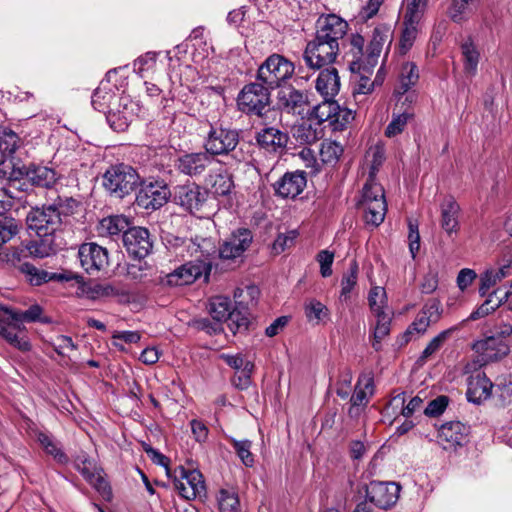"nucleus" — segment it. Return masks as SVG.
Here are the masks:
<instances>
[{
  "mask_svg": "<svg viewBox=\"0 0 512 512\" xmlns=\"http://www.w3.org/2000/svg\"><path fill=\"white\" fill-rule=\"evenodd\" d=\"M206 198L207 192L195 183H187L175 188V202L192 214L201 209Z\"/></svg>",
  "mask_w": 512,
  "mask_h": 512,
  "instance_id": "21",
  "label": "nucleus"
},
{
  "mask_svg": "<svg viewBox=\"0 0 512 512\" xmlns=\"http://www.w3.org/2000/svg\"><path fill=\"white\" fill-rule=\"evenodd\" d=\"M440 317V302L436 299L429 300L417 314L413 323L403 335V341L409 342L414 335L424 333L431 322H436Z\"/></svg>",
  "mask_w": 512,
  "mask_h": 512,
  "instance_id": "22",
  "label": "nucleus"
},
{
  "mask_svg": "<svg viewBox=\"0 0 512 512\" xmlns=\"http://www.w3.org/2000/svg\"><path fill=\"white\" fill-rule=\"evenodd\" d=\"M364 38L359 34H353L349 40V51L347 56L349 59V68L352 73H360L361 71L370 72L372 68L367 67L366 52H363Z\"/></svg>",
  "mask_w": 512,
  "mask_h": 512,
  "instance_id": "32",
  "label": "nucleus"
},
{
  "mask_svg": "<svg viewBox=\"0 0 512 512\" xmlns=\"http://www.w3.org/2000/svg\"><path fill=\"white\" fill-rule=\"evenodd\" d=\"M215 256L189 257V261L168 275V283L183 286L193 283L203 274H208Z\"/></svg>",
  "mask_w": 512,
  "mask_h": 512,
  "instance_id": "11",
  "label": "nucleus"
},
{
  "mask_svg": "<svg viewBox=\"0 0 512 512\" xmlns=\"http://www.w3.org/2000/svg\"><path fill=\"white\" fill-rule=\"evenodd\" d=\"M19 270L24 275L25 280L33 286L50 282V272L37 268L30 263L20 264Z\"/></svg>",
  "mask_w": 512,
  "mask_h": 512,
  "instance_id": "49",
  "label": "nucleus"
},
{
  "mask_svg": "<svg viewBox=\"0 0 512 512\" xmlns=\"http://www.w3.org/2000/svg\"><path fill=\"white\" fill-rule=\"evenodd\" d=\"M21 228V224L11 217L0 219V247L16 236Z\"/></svg>",
  "mask_w": 512,
  "mask_h": 512,
  "instance_id": "58",
  "label": "nucleus"
},
{
  "mask_svg": "<svg viewBox=\"0 0 512 512\" xmlns=\"http://www.w3.org/2000/svg\"><path fill=\"white\" fill-rule=\"evenodd\" d=\"M295 65L280 54L270 55L258 68L257 79L268 88L275 89L290 79Z\"/></svg>",
  "mask_w": 512,
  "mask_h": 512,
  "instance_id": "6",
  "label": "nucleus"
},
{
  "mask_svg": "<svg viewBox=\"0 0 512 512\" xmlns=\"http://www.w3.org/2000/svg\"><path fill=\"white\" fill-rule=\"evenodd\" d=\"M448 16L455 23L466 21L472 12L476 0H450Z\"/></svg>",
  "mask_w": 512,
  "mask_h": 512,
  "instance_id": "48",
  "label": "nucleus"
},
{
  "mask_svg": "<svg viewBox=\"0 0 512 512\" xmlns=\"http://www.w3.org/2000/svg\"><path fill=\"white\" fill-rule=\"evenodd\" d=\"M406 8L404 19H410L412 22H420L426 11L429 0H405Z\"/></svg>",
  "mask_w": 512,
  "mask_h": 512,
  "instance_id": "61",
  "label": "nucleus"
},
{
  "mask_svg": "<svg viewBox=\"0 0 512 512\" xmlns=\"http://www.w3.org/2000/svg\"><path fill=\"white\" fill-rule=\"evenodd\" d=\"M399 492L400 486L394 482H371L366 490V500L387 509L396 503Z\"/></svg>",
  "mask_w": 512,
  "mask_h": 512,
  "instance_id": "20",
  "label": "nucleus"
},
{
  "mask_svg": "<svg viewBox=\"0 0 512 512\" xmlns=\"http://www.w3.org/2000/svg\"><path fill=\"white\" fill-rule=\"evenodd\" d=\"M459 212V205L451 197L446 198L441 205V227L448 235L457 233L459 229Z\"/></svg>",
  "mask_w": 512,
  "mask_h": 512,
  "instance_id": "35",
  "label": "nucleus"
},
{
  "mask_svg": "<svg viewBox=\"0 0 512 512\" xmlns=\"http://www.w3.org/2000/svg\"><path fill=\"white\" fill-rule=\"evenodd\" d=\"M368 302L371 311L376 317L374 330L375 342H380L390 331L391 316L387 309V295L383 287L374 286L368 295Z\"/></svg>",
  "mask_w": 512,
  "mask_h": 512,
  "instance_id": "10",
  "label": "nucleus"
},
{
  "mask_svg": "<svg viewBox=\"0 0 512 512\" xmlns=\"http://www.w3.org/2000/svg\"><path fill=\"white\" fill-rule=\"evenodd\" d=\"M472 349L474 352H487L489 350H495L501 352L503 349L507 350L506 343H502V340L496 335L486 336L483 339L477 340L473 343Z\"/></svg>",
  "mask_w": 512,
  "mask_h": 512,
  "instance_id": "59",
  "label": "nucleus"
},
{
  "mask_svg": "<svg viewBox=\"0 0 512 512\" xmlns=\"http://www.w3.org/2000/svg\"><path fill=\"white\" fill-rule=\"evenodd\" d=\"M374 394V378L372 372L362 373L355 386L354 394L350 402L354 405L366 406L369 403L370 397Z\"/></svg>",
  "mask_w": 512,
  "mask_h": 512,
  "instance_id": "37",
  "label": "nucleus"
},
{
  "mask_svg": "<svg viewBox=\"0 0 512 512\" xmlns=\"http://www.w3.org/2000/svg\"><path fill=\"white\" fill-rule=\"evenodd\" d=\"M28 229L38 237L55 236L62 226V214L55 204L32 208L26 216Z\"/></svg>",
  "mask_w": 512,
  "mask_h": 512,
  "instance_id": "7",
  "label": "nucleus"
},
{
  "mask_svg": "<svg viewBox=\"0 0 512 512\" xmlns=\"http://www.w3.org/2000/svg\"><path fill=\"white\" fill-rule=\"evenodd\" d=\"M75 468L104 500L112 499V490L103 475V470L97 467L92 460L85 456H78L75 460Z\"/></svg>",
  "mask_w": 512,
  "mask_h": 512,
  "instance_id": "15",
  "label": "nucleus"
},
{
  "mask_svg": "<svg viewBox=\"0 0 512 512\" xmlns=\"http://www.w3.org/2000/svg\"><path fill=\"white\" fill-rule=\"evenodd\" d=\"M309 104L308 94L293 86L280 88L277 94V105L282 112L302 116Z\"/></svg>",
  "mask_w": 512,
  "mask_h": 512,
  "instance_id": "18",
  "label": "nucleus"
},
{
  "mask_svg": "<svg viewBox=\"0 0 512 512\" xmlns=\"http://www.w3.org/2000/svg\"><path fill=\"white\" fill-rule=\"evenodd\" d=\"M510 275V264L503 265L499 268L487 269L480 276L479 293L486 296L488 291L504 278Z\"/></svg>",
  "mask_w": 512,
  "mask_h": 512,
  "instance_id": "42",
  "label": "nucleus"
},
{
  "mask_svg": "<svg viewBox=\"0 0 512 512\" xmlns=\"http://www.w3.org/2000/svg\"><path fill=\"white\" fill-rule=\"evenodd\" d=\"M342 153V146L335 141L325 140L321 143L319 154L323 163L330 165L336 164Z\"/></svg>",
  "mask_w": 512,
  "mask_h": 512,
  "instance_id": "52",
  "label": "nucleus"
},
{
  "mask_svg": "<svg viewBox=\"0 0 512 512\" xmlns=\"http://www.w3.org/2000/svg\"><path fill=\"white\" fill-rule=\"evenodd\" d=\"M463 70L466 76L473 77L477 74L480 61V51L477 45L468 39L461 45Z\"/></svg>",
  "mask_w": 512,
  "mask_h": 512,
  "instance_id": "38",
  "label": "nucleus"
},
{
  "mask_svg": "<svg viewBox=\"0 0 512 512\" xmlns=\"http://www.w3.org/2000/svg\"><path fill=\"white\" fill-rule=\"evenodd\" d=\"M502 292L501 289H496L490 294H488V298L485 300V302L477 308L472 314L470 315V319L476 320L478 318L484 317L493 311H495L502 303L506 302L509 298V296L512 294V281L510 285V290L504 291L503 294L500 296L499 294Z\"/></svg>",
  "mask_w": 512,
  "mask_h": 512,
  "instance_id": "39",
  "label": "nucleus"
},
{
  "mask_svg": "<svg viewBox=\"0 0 512 512\" xmlns=\"http://www.w3.org/2000/svg\"><path fill=\"white\" fill-rule=\"evenodd\" d=\"M339 52L340 47L336 44L320 39L315 35L314 39L307 43L303 59L309 68L321 69L333 64Z\"/></svg>",
  "mask_w": 512,
  "mask_h": 512,
  "instance_id": "9",
  "label": "nucleus"
},
{
  "mask_svg": "<svg viewBox=\"0 0 512 512\" xmlns=\"http://www.w3.org/2000/svg\"><path fill=\"white\" fill-rule=\"evenodd\" d=\"M171 196L168 185L163 180L142 182L136 195V203L146 210L162 207Z\"/></svg>",
  "mask_w": 512,
  "mask_h": 512,
  "instance_id": "14",
  "label": "nucleus"
},
{
  "mask_svg": "<svg viewBox=\"0 0 512 512\" xmlns=\"http://www.w3.org/2000/svg\"><path fill=\"white\" fill-rule=\"evenodd\" d=\"M316 90L324 99H333L340 90V77L335 67L320 71L316 79Z\"/></svg>",
  "mask_w": 512,
  "mask_h": 512,
  "instance_id": "31",
  "label": "nucleus"
},
{
  "mask_svg": "<svg viewBox=\"0 0 512 512\" xmlns=\"http://www.w3.org/2000/svg\"><path fill=\"white\" fill-rule=\"evenodd\" d=\"M24 176L33 184L43 188L53 186L59 174L47 166L31 165L24 171Z\"/></svg>",
  "mask_w": 512,
  "mask_h": 512,
  "instance_id": "34",
  "label": "nucleus"
},
{
  "mask_svg": "<svg viewBox=\"0 0 512 512\" xmlns=\"http://www.w3.org/2000/svg\"><path fill=\"white\" fill-rule=\"evenodd\" d=\"M238 143L239 133L236 130L211 126L205 140V149L210 156L231 153V157L239 163L245 160V155L242 151H236Z\"/></svg>",
  "mask_w": 512,
  "mask_h": 512,
  "instance_id": "5",
  "label": "nucleus"
},
{
  "mask_svg": "<svg viewBox=\"0 0 512 512\" xmlns=\"http://www.w3.org/2000/svg\"><path fill=\"white\" fill-rule=\"evenodd\" d=\"M217 499L220 512H238L239 498L234 491L221 489Z\"/></svg>",
  "mask_w": 512,
  "mask_h": 512,
  "instance_id": "57",
  "label": "nucleus"
},
{
  "mask_svg": "<svg viewBox=\"0 0 512 512\" xmlns=\"http://www.w3.org/2000/svg\"><path fill=\"white\" fill-rule=\"evenodd\" d=\"M222 358L229 366L234 368L237 373H243L244 383L242 388L248 387L250 375L254 369L253 361L248 358H244L243 354H223Z\"/></svg>",
  "mask_w": 512,
  "mask_h": 512,
  "instance_id": "44",
  "label": "nucleus"
},
{
  "mask_svg": "<svg viewBox=\"0 0 512 512\" xmlns=\"http://www.w3.org/2000/svg\"><path fill=\"white\" fill-rule=\"evenodd\" d=\"M123 243L128 254L137 259L145 258L153 247L150 233L143 227L127 229L123 234Z\"/></svg>",
  "mask_w": 512,
  "mask_h": 512,
  "instance_id": "19",
  "label": "nucleus"
},
{
  "mask_svg": "<svg viewBox=\"0 0 512 512\" xmlns=\"http://www.w3.org/2000/svg\"><path fill=\"white\" fill-rule=\"evenodd\" d=\"M296 137L301 142L311 144L322 137V130L313 127L312 123H303L297 128Z\"/></svg>",
  "mask_w": 512,
  "mask_h": 512,
  "instance_id": "64",
  "label": "nucleus"
},
{
  "mask_svg": "<svg viewBox=\"0 0 512 512\" xmlns=\"http://www.w3.org/2000/svg\"><path fill=\"white\" fill-rule=\"evenodd\" d=\"M139 340L140 334L135 331H120L113 335V345L121 351L129 350V345L137 343Z\"/></svg>",
  "mask_w": 512,
  "mask_h": 512,
  "instance_id": "63",
  "label": "nucleus"
},
{
  "mask_svg": "<svg viewBox=\"0 0 512 512\" xmlns=\"http://www.w3.org/2000/svg\"><path fill=\"white\" fill-rule=\"evenodd\" d=\"M252 233L248 229H238L217 249L223 259H235L240 257L252 242Z\"/></svg>",
  "mask_w": 512,
  "mask_h": 512,
  "instance_id": "26",
  "label": "nucleus"
},
{
  "mask_svg": "<svg viewBox=\"0 0 512 512\" xmlns=\"http://www.w3.org/2000/svg\"><path fill=\"white\" fill-rule=\"evenodd\" d=\"M140 107L128 95H120L107 111L106 119L110 127L115 131H124L129 124L136 119Z\"/></svg>",
  "mask_w": 512,
  "mask_h": 512,
  "instance_id": "12",
  "label": "nucleus"
},
{
  "mask_svg": "<svg viewBox=\"0 0 512 512\" xmlns=\"http://www.w3.org/2000/svg\"><path fill=\"white\" fill-rule=\"evenodd\" d=\"M212 162V157L205 152L188 153L181 156L177 162L180 172L195 176L201 174Z\"/></svg>",
  "mask_w": 512,
  "mask_h": 512,
  "instance_id": "30",
  "label": "nucleus"
},
{
  "mask_svg": "<svg viewBox=\"0 0 512 512\" xmlns=\"http://www.w3.org/2000/svg\"><path fill=\"white\" fill-rule=\"evenodd\" d=\"M358 265L353 261L350 265L349 271L346 272L341 279L340 300L347 301L350 293L357 283Z\"/></svg>",
  "mask_w": 512,
  "mask_h": 512,
  "instance_id": "56",
  "label": "nucleus"
},
{
  "mask_svg": "<svg viewBox=\"0 0 512 512\" xmlns=\"http://www.w3.org/2000/svg\"><path fill=\"white\" fill-rule=\"evenodd\" d=\"M209 313L216 323H211L208 319L199 322V327L207 334L220 335L223 332L221 322L229 321L228 326L235 334L237 330L247 326V319L235 310H232V304L226 296H215L210 299Z\"/></svg>",
  "mask_w": 512,
  "mask_h": 512,
  "instance_id": "3",
  "label": "nucleus"
},
{
  "mask_svg": "<svg viewBox=\"0 0 512 512\" xmlns=\"http://www.w3.org/2000/svg\"><path fill=\"white\" fill-rule=\"evenodd\" d=\"M392 42V31L387 25H379L375 27L371 41L366 50V61L368 68H374L378 62V58L383 50L384 45L390 46Z\"/></svg>",
  "mask_w": 512,
  "mask_h": 512,
  "instance_id": "29",
  "label": "nucleus"
},
{
  "mask_svg": "<svg viewBox=\"0 0 512 512\" xmlns=\"http://www.w3.org/2000/svg\"><path fill=\"white\" fill-rule=\"evenodd\" d=\"M493 384L485 374L478 373L468 380L467 399L469 402L480 404L491 395Z\"/></svg>",
  "mask_w": 512,
  "mask_h": 512,
  "instance_id": "33",
  "label": "nucleus"
},
{
  "mask_svg": "<svg viewBox=\"0 0 512 512\" xmlns=\"http://www.w3.org/2000/svg\"><path fill=\"white\" fill-rule=\"evenodd\" d=\"M416 96L414 93L405 96L403 101H398L396 105L397 112H393L392 119L385 129V135L389 138L401 134L409 120L414 116L411 104L414 102Z\"/></svg>",
  "mask_w": 512,
  "mask_h": 512,
  "instance_id": "24",
  "label": "nucleus"
},
{
  "mask_svg": "<svg viewBox=\"0 0 512 512\" xmlns=\"http://www.w3.org/2000/svg\"><path fill=\"white\" fill-rule=\"evenodd\" d=\"M129 222L125 216L116 215L102 219L98 226L97 232L102 237L115 236L121 232L125 233Z\"/></svg>",
  "mask_w": 512,
  "mask_h": 512,
  "instance_id": "43",
  "label": "nucleus"
},
{
  "mask_svg": "<svg viewBox=\"0 0 512 512\" xmlns=\"http://www.w3.org/2000/svg\"><path fill=\"white\" fill-rule=\"evenodd\" d=\"M304 308L308 321L313 324H320L329 318L328 308L316 299L306 301Z\"/></svg>",
  "mask_w": 512,
  "mask_h": 512,
  "instance_id": "50",
  "label": "nucleus"
},
{
  "mask_svg": "<svg viewBox=\"0 0 512 512\" xmlns=\"http://www.w3.org/2000/svg\"><path fill=\"white\" fill-rule=\"evenodd\" d=\"M20 143V138L12 130H0V153L2 155H12L19 148Z\"/></svg>",
  "mask_w": 512,
  "mask_h": 512,
  "instance_id": "54",
  "label": "nucleus"
},
{
  "mask_svg": "<svg viewBox=\"0 0 512 512\" xmlns=\"http://www.w3.org/2000/svg\"><path fill=\"white\" fill-rule=\"evenodd\" d=\"M117 98L118 96L112 94L106 85L102 84L94 91L91 103L95 110L104 112L107 115V111L113 107V103L116 102Z\"/></svg>",
  "mask_w": 512,
  "mask_h": 512,
  "instance_id": "47",
  "label": "nucleus"
},
{
  "mask_svg": "<svg viewBox=\"0 0 512 512\" xmlns=\"http://www.w3.org/2000/svg\"><path fill=\"white\" fill-rule=\"evenodd\" d=\"M59 248L55 236H43L26 244L28 255L34 258H45L54 254Z\"/></svg>",
  "mask_w": 512,
  "mask_h": 512,
  "instance_id": "41",
  "label": "nucleus"
},
{
  "mask_svg": "<svg viewBox=\"0 0 512 512\" xmlns=\"http://www.w3.org/2000/svg\"><path fill=\"white\" fill-rule=\"evenodd\" d=\"M354 119V113L351 109L341 107L338 104V109L334 111L330 126L335 131L343 130Z\"/></svg>",
  "mask_w": 512,
  "mask_h": 512,
  "instance_id": "62",
  "label": "nucleus"
},
{
  "mask_svg": "<svg viewBox=\"0 0 512 512\" xmlns=\"http://www.w3.org/2000/svg\"><path fill=\"white\" fill-rule=\"evenodd\" d=\"M37 440L45 450V452L54 457V459L59 463H66L67 456L65 453L58 447L57 443L53 440L51 436L46 433L40 432L37 435Z\"/></svg>",
  "mask_w": 512,
  "mask_h": 512,
  "instance_id": "55",
  "label": "nucleus"
},
{
  "mask_svg": "<svg viewBox=\"0 0 512 512\" xmlns=\"http://www.w3.org/2000/svg\"><path fill=\"white\" fill-rule=\"evenodd\" d=\"M168 248L183 260L189 257L215 256L217 247L211 238L196 236L194 239H183L177 236L166 238Z\"/></svg>",
  "mask_w": 512,
  "mask_h": 512,
  "instance_id": "8",
  "label": "nucleus"
},
{
  "mask_svg": "<svg viewBox=\"0 0 512 512\" xmlns=\"http://www.w3.org/2000/svg\"><path fill=\"white\" fill-rule=\"evenodd\" d=\"M259 293V289L256 286L249 285L244 288H237L234 291V299L240 308H248L256 303Z\"/></svg>",
  "mask_w": 512,
  "mask_h": 512,
  "instance_id": "53",
  "label": "nucleus"
},
{
  "mask_svg": "<svg viewBox=\"0 0 512 512\" xmlns=\"http://www.w3.org/2000/svg\"><path fill=\"white\" fill-rule=\"evenodd\" d=\"M81 266L88 274H96L109 265L108 251L96 243H84L78 251Z\"/></svg>",
  "mask_w": 512,
  "mask_h": 512,
  "instance_id": "16",
  "label": "nucleus"
},
{
  "mask_svg": "<svg viewBox=\"0 0 512 512\" xmlns=\"http://www.w3.org/2000/svg\"><path fill=\"white\" fill-rule=\"evenodd\" d=\"M420 22H412L410 19H404V29L399 42V53L405 55L413 46L418 34Z\"/></svg>",
  "mask_w": 512,
  "mask_h": 512,
  "instance_id": "51",
  "label": "nucleus"
},
{
  "mask_svg": "<svg viewBox=\"0 0 512 512\" xmlns=\"http://www.w3.org/2000/svg\"><path fill=\"white\" fill-rule=\"evenodd\" d=\"M15 320L14 313L0 305V336L13 348L27 351L30 344L25 333L16 327Z\"/></svg>",
  "mask_w": 512,
  "mask_h": 512,
  "instance_id": "17",
  "label": "nucleus"
},
{
  "mask_svg": "<svg viewBox=\"0 0 512 512\" xmlns=\"http://www.w3.org/2000/svg\"><path fill=\"white\" fill-rule=\"evenodd\" d=\"M272 125H262L263 128L256 134V141L266 151L282 154L286 149L289 137Z\"/></svg>",
  "mask_w": 512,
  "mask_h": 512,
  "instance_id": "27",
  "label": "nucleus"
},
{
  "mask_svg": "<svg viewBox=\"0 0 512 512\" xmlns=\"http://www.w3.org/2000/svg\"><path fill=\"white\" fill-rule=\"evenodd\" d=\"M469 427L459 421L444 423L438 430V441L445 449L462 446L467 442Z\"/></svg>",
  "mask_w": 512,
  "mask_h": 512,
  "instance_id": "28",
  "label": "nucleus"
},
{
  "mask_svg": "<svg viewBox=\"0 0 512 512\" xmlns=\"http://www.w3.org/2000/svg\"><path fill=\"white\" fill-rule=\"evenodd\" d=\"M174 486L180 496L186 500L201 499L206 496L203 476L197 470H186L183 467L176 469Z\"/></svg>",
  "mask_w": 512,
  "mask_h": 512,
  "instance_id": "13",
  "label": "nucleus"
},
{
  "mask_svg": "<svg viewBox=\"0 0 512 512\" xmlns=\"http://www.w3.org/2000/svg\"><path fill=\"white\" fill-rule=\"evenodd\" d=\"M140 183L136 170L126 164L111 166L103 175V187L116 198H124Z\"/></svg>",
  "mask_w": 512,
  "mask_h": 512,
  "instance_id": "4",
  "label": "nucleus"
},
{
  "mask_svg": "<svg viewBox=\"0 0 512 512\" xmlns=\"http://www.w3.org/2000/svg\"><path fill=\"white\" fill-rule=\"evenodd\" d=\"M270 89L262 83H250L238 95L239 110L255 116V124L271 125L280 120L279 110L270 105Z\"/></svg>",
  "mask_w": 512,
  "mask_h": 512,
  "instance_id": "2",
  "label": "nucleus"
},
{
  "mask_svg": "<svg viewBox=\"0 0 512 512\" xmlns=\"http://www.w3.org/2000/svg\"><path fill=\"white\" fill-rule=\"evenodd\" d=\"M347 30L348 23L344 19L335 14H329L318 21L316 36L340 47V41Z\"/></svg>",
  "mask_w": 512,
  "mask_h": 512,
  "instance_id": "23",
  "label": "nucleus"
},
{
  "mask_svg": "<svg viewBox=\"0 0 512 512\" xmlns=\"http://www.w3.org/2000/svg\"><path fill=\"white\" fill-rule=\"evenodd\" d=\"M209 183L212 192L219 196L228 195L234 187L232 176L226 170L212 172L209 175Z\"/></svg>",
  "mask_w": 512,
  "mask_h": 512,
  "instance_id": "45",
  "label": "nucleus"
},
{
  "mask_svg": "<svg viewBox=\"0 0 512 512\" xmlns=\"http://www.w3.org/2000/svg\"><path fill=\"white\" fill-rule=\"evenodd\" d=\"M419 79V72L417 66L412 62H406L402 65L400 75H399V84L395 89V94L399 95V102L405 96L409 89L414 86Z\"/></svg>",
  "mask_w": 512,
  "mask_h": 512,
  "instance_id": "40",
  "label": "nucleus"
},
{
  "mask_svg": "<svg viewBox=\"0 0 512 512\" xmlns=\"http://www.w3.org/2000/svg\"><path fill=\"white\" fill-rule=\"evenodd\" d=\"M338 109V103L333 99H324V101L312 108L309 112V120H315L317 125L323 122H331L332 115Z\"/></svg>",
  "mask_w": 512,
  "mask_h": 512,
  "instance_id": "46",
  "label": "nucleus"
},
{
  "mask_svg": "<svg viewBox=\"0 0 512 512\" xmlns=\"http://www.w3.org/2000/svg\"><path fill=\"white\" fill-rule=\"evenodd\" d=\"M385 160L384 151L380 147L371 148L362 166V175L367 174L359 207L363 210L364 221L374 227L379 226L385 218L387 204L383 187L376 182V175Z\"/></svg>",
  "mask_w": 512,
  "mask_h": 512,
  "instance_id": "1",
  "label": "nucleus"
},
{
  "mask_svg": "<svg viewBox=\"0 0 512 512\" xmlns=\"http://www.w3.org/2000/svg\"><path fill=\"white\" fill-rule=\"evenodd\" d=\"M23 176L24 171L16 168L12 160L0 161V183L3 184L2 187H9L16 192H20Z\"/></svg>",
  "mask_w": 512,
  "mask_h": 512,
  "instance_id": "36",
  "label": "nucleus"
},
{
  "mask_svg": "<svg viewBox=\"0 0 512 512\" xmlns=\"http://www.w3.org/2000/svg\"><path fill=\"white\" fill-rule=\"evenodd\" d=\"M406 395L404 392L394 395L384 409V416L396 420L399 415L405 417Z\"/></svg>",
  "mask_w": 512,
  "mask_h": 512,
  "instance_id": "60",
  "label": "nucleus"
},
{
  "mask_svg": "<svg viewBox=\"0 0 512 512\" xmlns=\"http://www.w3.org/2000/svg\"><path fill=\"white\" fill-rule=\"evenodd\" d=\"M306 183L305 173L294 171L285 173L274 183L273 187L277 196L294 199L303 192Z\"/></svg>",
  "mask_w": 512,
  "mask_h": 512,
  "instance_id": "25",
  "label": "nucleus"
}]
</instances>
